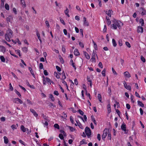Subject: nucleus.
I'll list each match as a JSON object with an SVG mask.
<instances>
[{
	"instance_id": "1",
	"label": "nucleus",
	"mask_w": 146,
	"mask_h": 146,
	"mask_svg": "<svg viewBox=\"0 0 146 146\" xmlns=\"http://www.w3.org/2000/svg\"><path fill=\"white\" fill-rule=\"evenodd\" d=\"M112 22L113 23L112 25V27L114 29H117V27L120 29L121 26L123 25V24L120 21L117 20L115 19H114Z\"/></svg>"
},
{
	"instance_id": "2",
	"label": "nucleus",
	"mask_w": 146,
	"mask_h": 146,
	"mask_svg": "<svg viewBox=\"0 0 146 146\" xmlns=\"http://www.w3.org/2000/svg\"><path fill=\"white\" fill-rule=\"evenodd\" d=\"M13 32L10 29L8 30L5 35V38L6 40L8 42L11 41V38L12 36Z\"/></svg>"
},
{
	"instance_id": "3",
	"label": "nucleus",
	"mask_w": 146,
	"mask_h": 146,
	"mask_svg": "<svg viewBox=\"0 0 146 146\" xmlns=\"http://www.w3.org/2000/svg\"><path fill=\"white\" fill-rule=\"evenodd\" d=\"M43 77V83L44 85L46 84L47 83L49 85H50L51 83L54 84L53 82L49 78L46 77L45 78L44 76Z\"/></svg>"
},
{
	"instance_id": "4",
	"label": "nucleus",
	"mask_w": 146,
	"mask_h": 146,
	"mask_svg": "<svg viewBox=\"0 0 146 146\" xmlns=\"http://www.w3.org/2000/svg\"><path fill=\"white\" fill-rule=\"evenodd\" d=\"M85 131L88 137L89 138L91 134V131L90 128L88 127H86L85 129Z\"/></svg>"
},
{
	"instance_id": "5",
	"label": "nucleus",
	"mask_w": 146,
	"mask_h": 146,
	"mask_svg": "<svg viewBox=\"0 0 146 146\" xmlns=\"http://www.w3.org/2000/svg\"><path fill=\"white\" fill-rule=\"evenodd\" d=\"M108 132V130L106 128H105L103 131V133L102 135V139L104 141L105 140V139L107 135Z\"/></svg>"
},
{
	"instance_id": "6",
	"label": "nucleus",
	"mask_w": 146,
	"mask_h": 146,
	"mask_svg": "<svg viewBox=\"0 0 146 146\" xmlns=\"http://www.w3.org/2000/svg\"><path fill=\"white\" fill-rule=\"evenodd\" d=\"M121 129L123 131H124V133L127 134V133L128 131L126 129V125L124 123H123L121 125Z\"/></svg>"
},
{
	"instance_id": "7",
	"label": "nucleus",
	"mask_w": 146,
	"mask_h": 146,
	"mask_svg": "<svg viewBox=\"0 0 146 146\" xmlns=\"http://www.w3.org/2000/svg\"><path fill=\"white\" fill-rule=\"evenodd\" d=\"M13 102L17 104L20 103V104H22L23 103L22 101L18 98H14L13 100Z\"/></svg>"
},
{
	"instance_id": "8",
	"label": "nucleus",
	"mask_w": 146,
	"mask_h": 146,
	"mask_svg": "<svg viewBox=\"0 0 146 146\" xmlns=\"http://www.w3.org/2000/svg\"><path fill=\"white\" fill-rule=\"evenodd\" d=\"M83 25L85 26H88L89 25V23L86 20V17H84L83 18Z\"/></svg>"
},
{
	"instance_id": "9",
	"label": "nucleus",
	"mask_w": 146,
	"mask_h": 146,
	"mask_svg": "<svg viewBox=\"0 0 146 146\" xmlns=\"http://www.w3.org/2000/svg\"><path fill=\"white\" fill-rule=\"evenodd\" d=\"M30 111L32 112L34 115L36 117H37L38 116V114L36 113V111L33 109L32 108L30 109Z\"/></svg>"
},
{
	"instance_id": "10",
	"label": "nucleus",
	"mask_w": 146,
	"mask_h": 146,
	"mask_svg": "<svg viewBox=\"0 0 146 146\" xmlns=\"http://www.w3.org/2000/svg\"><path fill=\"white\" fill-rule=\"evenodd\" d=\"M112 13L113 11L111 10H106V13L110 17L111 16V14Z\"/></svg>"
},
{
	"instance_id": "11",
	"label": "nucleus",
	"mask_w": 146,
	"mask_h": 146,
	"mask_svg": "<svg viewBox=\"0 0 146 146\" xmlns=\"http://www.w3.org/2000/svg\"><path fill=\"white\" fill-rule=\"evenodd\" d=\"M123 84L125 88H126L127 90H129L130 91L131 90V86H127L125 81L123 82Z\"/></svg>"
},
{
	"instance_id": "12",
	"label": "nucleus",
	"mask_w": 146,
	"mask_h": 146,
	"mask_svg": "<svg viewBox=\"0 0 146 146\" xmlns=\"http://www.w3.org/2000/svg\"><path fill=\"white\" fill-rule=\"evenodd\" d=\"M143 28L141 26H139L137 27L138 33H142L143 32Z\"/></svg>"
},
{
	"instance_id": "13",
	"label": "nucleus",
	"mask_w": 146,
	"mask_h": 146,
	"mask_svg": "<svg viewBox=\"0 0 146 146\" xmlns=\"http://www.w3.org/2000/svg\"><path fill=\"white\" fill-rule=\"evenodd\" d=\"M74 54L75 55L78 56L80 55V53L77 48H75L74 51Z\"/></svg>"
},
{
	"instance_id": "14",
	"label": "nucleus",
	"mask_w": 146,
	"mask_h": 146,
	"mask_svg": "<svg viewBox=\"0 0 146 146\" xmlns=\"http://www.w3.org/2000/svg\"><path fill=\"white\" fill-rule=\"evenodd\" d=\"M87 81L88 84H90V86L91 87V80L90 79V77L87 76Z\"/></svg>"
},
{
	"instance_id": "15",
	"label": "nucleus",
	"mask_w": 146,
	"mask_h": 146,
	"mask_svg": "<svg viewBox=\"0 0 146 146\" xmlns=\"http://www.w3.org/2000/svg\"><path fill=\"white\" fill-rule=\"evenodd\" d=\"M124 75L127 78H129L131 77L130 74L127 71H126L124 72Z\"/></svg>"
},
{
	"instance_id": "16",
	"label": "nucleus",
	"mask_w": 146,
	"mask_h": 146,
	"mask_svg": "<svg viewBox=\"0 0 146 146\" xmlns=\"http://www.w3.org/2000/svg\"><path fill=\"white\" fill-rule=\"evenodd\" d=\"M0 50L1 51L3 52H5L6 51V48L3 46H0Z\"/></svg>"
},
{
	"instance_id": "17",
	"label": "nucleus",
	"mask_w": 146,
	"mask_h": 146,
	"mask_svg": "<svg viewBox=\"0 0 146 146\" xmlns=\"http://www.w3.org/2000/svg\"><path fill=\"white\" fill-rule=\"evenodd\" d=\"M84 54L85 57L87 59H89L90 58V56L86 52L84 51Z\"/></svg>"
},
{
	"instance_id": "18",
	"label": "nucleus",
	"mask_w": 146,
	"mask_h": 146,
	"mask_svg": "<svg viewBox=\"0 0 146 146\" xmlns=\"http://www.w3.org/2000/svg\"><path fill=\"white\" fill-rule=\"evenodd\" d=\"M67 127L69 128L70 131L72 132H73L76 130L75 128L68 125L67 126Z\"/></svg>"
},
{
	"instance_id": "19",
	"label": "nucleus",
	"mask_w": 146,
	"mask_h": 146,
	"mask_svg": "<svg viewBox=\"0 0 146 146\" xmlns=\"http://www.w3.org/2000/svg\"><path fill=\"white\" fill-rule=\"evenodd\" d=\"M20 129L23 132H25L26 131V128H25L23 125H21Z\"/></svg>"
},
{
	"instance_id": "20",
	"label": "nucleus",
	"mask_w": 146,
	"mask_h": 146,
	"mask_svg": "<svg viewBox=\"0 0 146 146\" xmlns=\"http://www.w3.org/2000/svg\"><path fill=\"white\" fill-rule=\"evenodd\" d=\"M64 13L65 15L68 17H70V15L68 14L69 11L67 8H66V10L64 11Z\"/></svg>"
},
{
	"instance_id": "21",
	"label": "nucleus",
	"mask_w": 146,
	"mask_h": 146,
	"mask_svg": "<svg viewBox=\"0 0 146 146\" xmlns=\"http://www.w3.org/2000/svg\"><path fill=\"white\" fill-rule=\"evenodd\" d=\"M3 139H4V143L6 144L8 143L9 142L8 138L6 136H4L3 137Z\"/></svg>"
},
{
	"instance_id": "22",
	"label": "nucleus",
	"mask_w": 146,
	"mask_h": 146,
	"mask_svg": "<svg viewBox=\"0 0 146 146\" xmlns=\"http://www.w3.org/2000/svg\"><path fill=\"white\" fill-rule=\"evenodd\" d=\"M106 18L107 20V24L108 25H109L111 24V21H110L109 17L106 16Z\"/></svg>"
},
{
	"instance_id": "23",
	"label": "nucleus",
	"mask_w": 146,
	"mask_h": 146,
	"mask_svg": "<svg viewBox=\"0 0 146 146\" xmlns=\"http://www.w3.org/2000/svg\"><path fill=\"white\" fill-rule=\"evenodd\" d=\"M62 78H61V79L62 80L65 79L66 78V76H65V72L64 71L62 73Z\"/></svg>"
},
{
	"instance_id": "24",
	"label": "nucleus",
	"mask_w": 146,
	"mask_h": 146,
	"mask_svg": "<svg viewBox=\"0 0 146 146\" xmlns=\"http://www.w3.org/2000/svg\"><path fill=\"white\" fill-rule=\"evenodd\" d=\"M23 51L24 52L26 53L28 51V48L26 47H24L22 48Z\"/></svg>"
},
{
	"instance_id": "25",
	"label": "nucleus",
	"mask_w": 146,
	"mask_h": 146,
	"mask_svg": "<svg viewBox=\"0 0 146 146\" xmlns=\"http://www.w3.org/2000/svg\"><path fill=\"white\" fill-rule=\"evenodd\" d=\"M108 113H110L111 111V106L110 104L108 105Z\"/></svg>"
},
{
	"instance_id": "26",
	"label": "nucleus",
	"mask_w": 146,
	"mask_h": 146,
	"mask_svg": "<svg viewBox=\"0 0 146 146\" xmlns=\"http://www.w3.org/2000/svg\"><path fill=\"white\" fill-rule=\"evenodd\" d=\"M112 43L114 47H115L117 46V43L116 41L114 38H113L112 39Z\"/></svg>"
},
{
	"instance_id": "27",
	"label": "nucleus",
	"mask_w": 146,
	"mask_h": 146,
	"mask_svg": "<svg viewBox=\"0 0 146 146\" xmlns=\"http://www.w3.org/2000/svg\"><path fill=\"white\" fill-rule=\"evenodd\" d=\"M137 103L138 104V105H139L141 106L142 107H144V104L142 103L141 102V101L138 100L137 101Z\"/></svg>"
},
{
	"instance_id": "28",
	"label": "nucleus",
	"mask_w": 146,
	"mask_h": 146,
	"mask_svg": "<svg viewBox=\"0 0 146 146\" xmlns=\"http://www.w3.org/2000/svg\"><path fill=\"white\" fill-rule=\"evenodd\" d=\"M98 98L99 101L101 102H102V98L101 95L100 94H98Z\"/></svg>"
},
{
	"instance_id": "29",
	"label": "nucleus",
	"mask_w": 146,
	"mask_h": 146,
	"mask_svg": "<svg viewBox=\"0 0 146 146\" xmlns=\"http://www.w3.org/2000/svg\"><path fill=\"white\" fill-rule=\"evenodd\" d=\"M5 8L7 10H9V6L7 3H6L5 6Z\"/></svg>"
},
{
	"instance_id": "30",
	"label": "nucleus",
	"mask_w": 146,
	"mask_h": 146,
	"mask_svg": "<svg viewBox=\"0 0 146 146\" xmlns=\"http://www.w3.org/2000/svg\"><path fill=\"white\" fill-rule=\"evenodd\" d=\"M92 41L94 44V47L96 50H98V47L96 43L95 42H94L93 40Z\"/></svg>"
},
{
	"instance_id": "31",
	"label": "nucleus",
	"mask_w": 146,
	"mask_h": 146,
	"mask_svg": "<svg viewBox=\"0 0 146 146\" xmlns=\"http://www.w3.org/2000/svg\"><path fill=\"white\" fill-rule=\"evenodd\" d=\"M16 94L20 98H21V96L20 93L17 91L15 89L14 90Z\"/></svg>"
},
{
	"instance_id": "32",
	"label": "nucleus",
	"mask_w": 146,
	"mask_h": 146,
	"mask_svg": "<svg viewBox=\"0 0 146 146\" xmlns=\"http://www.w3.org/2000/svg\"><path fill=\"white\" fill-rule=\"evenodd\" d=\"M139 23L141 24V26H143L144 24L143 20L142 19H140L139 20Z\"/></svg>"
},
{
	"instance_id": "33",
	"label": "nucleus",
	"mask_w": 146,
	"mask_h": 146,
	"mask_svg": "<svg viewBox=\"0 0 146 146\" xmlns=\"http://www.w3.org/2000/svg\"><path fill=\"white\" fill-rule=\"evenodd\" d=\"M0 58L2 62H5V60L3 56H0Z\"/></svg>"
},
{
	"instance_id": "34",
	"label": "nucleus",
	"mask_w": 146,
	"mask_h": 146,
	"mask_svg": "<svg viewBox=\"0 0 146 146\" xmlns=\"http://www.w3.org/2000/svg\"><path fill=\"white\" fill-rule=\"evenodd\" d=\"M54 75L56 76V77L58 79L60 78V77L59 75H58L57 72H55L54 73Z\"/></svg>"
},
{
	"instance_id": "35",
	"label": "nucleus",
	"mask_w": 146,
	"mask_h": 146,
	"mask_svg": "<svg viewBox=\"0 0 146 146\" xmlns=\"http://www.w3.org/2000/svg\"><path fill=\"white\" fill-rule=\"evenodd\" d=\"M70 121L72 124H74V118L72 116H70Z\"/></svg>"
},
{
	"instance_id": "36",
	"label": "nucleus",
	"mask_w": 146,
	"mask_h": 146,
	"mask_svg": "<svg viewBox=\"0 0 146 146\" xmlns=\"http://www.w3.org/2000/svg\"><path fill=\"white\" fill-rule=\"evenodd\" d=\"M50 98L52 101L54 102V101L55 99L52 94H51L50 95Z\"/></svg>"
},
{
	"instance_id": "37",
	"label": "nucleus",
	"mask_w": 146,
	"mask_h": 146,
	"mask_svg": "<svg viewBox=\"0 0 146 146\" xmlns=\"http://www.w3.org/2000/svg\"><path fill=\"white\" fill-rule=\"evenodd\" d=\"M108 138L109 140H111V134L109 132H108Z\"/></svg>"
},
{
	"instance_id": "38",
	"label": "nucleus",
	"mask_w": 146,
	"mask_h": 146,
	"mask_svg": "<svg viewBox=\"0 0 146 146\" xmlns=\"http://www.w3.org/2000/svg\"><path fill=\"white\" fill-rule=\"evenodd\" d=\"M106 70V69L104 68L102 72V74L103 76H106L105 72Z\"/></svg>"
},
{
	"instance_id": "39",
	"label": "nucleus",
	"mask_w": 146,
	"mask_h": 146,
	"mask_svg": "<svg viewBox=\"0 0 146 146\" xmlns=\"http://www.w3.org/2000/svg\"><path fill=\"white\" fill-rule=\"evenodd\" d=\"M54 127L58 129H59L60 127L59 125L57 123H55L54 125Z\"/></svg>"
},
{
	"instance_id": "40",
	"label": "nucleus",
	"mask_w": 146,
	"mask_h": 146,
	"mask_svg": "<svg viewBox=\"0 0 146 146\" xmlns=\"http://www.w3.org/2000/svg\"><path fill=\"white\" fill-rule=\"evenodd\" d=\"M79 44L80 46L82 48H84V45L82 42H79Z\"/></svg>"
},
{
	"instance_id": "41",
	"label": "nucleus",
	"mask_w": 146,
	"mask_h": 146,
	"mask_svg": "<svg viewBox=\"0 0 146 146\" xmlns=\"http://www.w3.org/2000/svg\"><path fill=\"white\" fill-rule=\"evenodd\" d=\"M11 127L13 130H14L15 129H17V127H16V125L14 124L12 125L11 126Z\"/></svg>"
},
{
	"instance_id": "42",
	"label": "nucleus",
	"mask_w": 146,
	"mask_h": 146,
	"mask_svg": "<svg viewBox=\"0 0 146 146\" xmlns=\"http://www.w3.org/2000/svg\"><path fill=\"white\" fill-rule=\"evenodd\" d=\"M39 68L40 69H42L43 68V65L42 63H40L39 64Z\"/></svg>"
},
{
	"instance_id": "43",
	"label": "nucleus",
	"mask_w": 146,
	"mask_h": 146,
	"mask_svg": "<svg viewBox=\"0 0 146 146\" xmlns=\"http://www.w3.org/2000/svg\"><path fill=\"white\" fill-rule=\"evenodd\" d=\"M80 143L81 145L86 144V143L85 141V140L84 139H83L82 141H80Z\"/></svg>"
},
{
	"instance_id": "44",
	"label": "nucleus",
	"mask_w": 146,
	"mask_h": 146,
	"mask_svg": "<svg viewBox=\"0 0 146 146\" xmlns=\"http://www.w3.org/2000/svg\"><path fill=\"white\" fill-rule=\"evenodd\" d=\"M62 52L64 53H66V48L65 46H62Z\"/></svg>"
},
{
	"instance_id": "45",
	"label": "nucleus",
	"mask_w": 146,
	"mask_h": 146,
	"mask_svg": "<svg viewBox=\"0 0 146 146\" xmlns=\"http://www.w3.org/2000/svg\"><path fill=\"white\" fill-rule=\"evenodd\" d=\"M36 35H37V36L38 39H39L40 38H41L40 36V34L38 31H37L36 32Z\"/></svg>"
},
{
	"instance_id": "46",
	"label": "nucleus",
	"mask_w": 146,
	"mask_h": 146,
	"mask_svg": "<svg viewBox=\"0 0 146 146\" xmlns=\"http://www.w3.org/2000/svg\"><path fill=\"white\" fill-rule=\"evenodd\" d=\"M56 68L57 71L59 72H60L61 69V68L58 66H56Z\"/></svg>"
},
{
	"instance_id": "47",
	"label": "nucleus",
	"mask_w": 146,
	"mask_h": 146,
	"mask_svg": "<svg viewBox=\"0 0 146 146\" xmlns=\"http://www.w3.org/2000/svg\"><path fill=\"white\" fill-rule=\"evenodd\" d=\"M59 137L61 139H64V137L62 133H60L59 135Z\"/></svg>"
},
{
	"instance_id": "48",
	"label": "nucleus",
	"mask_w": 146,
	"mask_h": 146,
	"mask_svg": "<svg viewBox=\"0 0 146 146\" xmlns=\"http://www.w3.org/2000/svg\"><path fill=\"white\" fill-rule=\"evenodd\" d=\"M141 59L143 62H145V59L143 56H141Z\"/></svg>"
},
{
	"instance_id": "49",
	"label": "nucleus",
	"mask_w": 146,
	"mask_h": 146,
	"mask_svg": "<svg viewBox=\"0 0 146 146\" xmlns=\"http://www.w3.org/2000/svg\"><path fill=\"white\" fill-rule=\"evenodd\" d=\"M48 106H50V107H51V108H52V107H53V108L56 107L55 106H54V105L52 103H51V102H50Z\"/></svg>"
},
{
	"instance_id": "50",
	"label": "nucleus",
	"mask_w": 146,
	"mask_h": 146,
	"mask_svg": "<svg viewBox=\"0 0 146 146\" xmlns=\"http://www.w3.org/2000/svg\"><path fill=\"white\" fill-rule=\"evenodd\" d=\"M78 125L79 126V127L81 129H84V127L79 122V123L78 124Z\"/></svg>"
},
{
	"instance_id": "51",
	"label": "nucleus",
	"mask_w": 146,
	"mask_h": 146,
	"mask_svg": "<svg viewBox=\"0 0 146 146\" xmlns=\"http://www.w3.org/2000/svg\"><path fill=\"white\" fill-rule=\"evenodd\" d=\"M21 4L25 7H26V5L25 3L24 0H21Z\"/></svg>"
},
{
	"instance_id": "52",
	"label": "nucleus",
	"mask_w": 146,
	"mask_h": 146,
	"mask_svg": "<svg viewBox=\"0 0 146 146\" xmlns=\"http://www.w3.org/2000/svg\"><path fill=\"white\" fill-rule=\"evenodd\" d=\"M78 112L80 113V114L81 115H83L84 114V112L81 110H78Z\"/></svg>"
},
{
	"instance_id": "53",
	"label": "nucleus",
	"mask_w": 146,
	"mask_h": 146,
	"mask_svg": "<svg viewBox=\"0 0 146 146\" xmlns=\"http://www.w3.org/2000/svg\"><path fill=\"white\" fill-rule=\"evenodd\" d=\"M45 24L46 26L48 27L49 28L50 27V25L49 24L48 21H46L45 22Z\"/></svg>"
},
{
	"instance_id": "54",
	"label": "nucleus",
	"mask_w": 146,
	"mask_h": 146,
	"mask_svg": "<svg viewBox=\"0 0 146 146\" xmlns=\"http://www.w3.org/2000/svg\"><path fill=\"white\" fill-rule=\"evenodd\" d=\"M126 45L129 48L131 47V45L130 43L128 42H126L125 43Z\"/></svg>"
},
{
	"instance_id": "55",
	"label": "nucleus",
	"mask_w": 146,
	"mask_h": 146,
	"mask_svg": "<svg viewBox=\"0 0 146 146\" xmlns=\"http://www.w3.org/2000/svg\"><path fill=\"white\" fill-rule=\"evenodd\" d=\"M60 21L61 22V23H62L63 25H65V23L64 22V21L61 18L60 19Z\"/></svg>"
},
{
	"instance_id": "56",
	"label": "nucleus",
	"mask_w": 146,
	"mask_h": 146,
	"mask_svg": "<svg viewBox=\"0 0 146 146\" xmlns=\"http://www.w3.org/2000/svg\"><path fill=\"white\" fill-rule=\"evenodd\" d=\"M92 121L93 122L94 124L96 125H97V123H96V121L94 118H93L92 117Z\"/></svg>"
},
{
	"instance_id": "57",
	"label": "nucleus",
	"mask_w": 146,
	"mask_h": 146,
	"mask_svg": "<svg viewBox=\"0 0 146 146\" xmlns=\"http://www.w3.org/2000/svg\"><path fill=\"white\" fill-rule=\"evenodd\" d=\"M13 11L15 14L16 15L17 14V11L16 9L15 8H13Z\"/></svg>"
},
{
	"instance_id": "58",
	"label": "nucleus",
	"mask_w": 146,
	"mask_h": 146,
	"mask_svg": "<svg viewBox=\"0 0 146 146\" xmlns=\"http://www.w3.org/2000/svg\"><path fill=\"white\" fill-rule=\"evenodd\" d=\"M126 107L129 110L131 108V106L130 105L128 104H126Z\"/></svg>"
},
{
	"instance_id": "59",
	"label": "nucleus",
	"mask_w": 146,
	"mask_h": 146,
	"mask_svg": "<svg viewBox=\"0 0 146 146\" xmlns=\"http://www.w3.org/2000/svg\"><path fill=\"white\" fill-rule=\"evenodd\" d=\"M74 83L75 85H78V81L76 78L74 79Z\"/></svg>"
},
{
	"instance_id": "60",
	"label": "nucleus",
	"mask_w": 146,
	"mask_h": 146,
	"mask_svg": "<svg viewBox=\"0 0 146 146\" xmlns=\"http://www.w3.org/2000/svg\"><path fill=\"white\" fill-rule=\"evenodd\" d=\"M142 12L141 13V14L142 15H145L146 13V11H145L143 9H142Z\"/></svg>"
},
{
	"instance_id": "61",
	"label": "nucleus",
	"mask_w": 146,
	"mask_h": 146,
	"mask_svg": "<svg viewBox=\"0 0 146 146\" xmlns=\"http://www.w3.org/2000/svg\"><path fill=\"white\" fill-rule=\"evenodd\" d=\"M75 19L77 21H79L80 20V18L78 16L76 15L75 16Z\"/></svg>"
},
{
	"instance_id": "62",
	"label": "nucleus",
	"mask_w": 146,
	"mask_h": 146,
	"mask_svg": "<svg viewBox=\"0 0 146 146\" xmlns=\"http://www.w3.org/2000/svg\"><path fill=\"white\" fill-rule=\"evenodd\" d=\"M119 44L120 46H121L122 45V41L121 40H119L118 41Z\"/></svg>"
},
{
	"instance_id": "63",
	"label": "nucleus",
	"mask_w": 146,
	"mask_h": 146,
	"mask_svg": "<svg viewBox=\"0 0 146 146\" xmlns=\"http://www.w3.org/2000/svg\"><path fill=\"white\" fill-rule=\"evenodd\" d=\"M43 72H44V74L45 75L47 76V75H48V73L46 70H44V71Z\"/></svg>"
},
{
	"instance_id": "64",
	"label": "nucleus",
	"mask_w": 146,
	"mask_h": 146,
	"mask_svg": "<svg viewBox=\"0 0 146 146\" xmlns=\"http://www.w3.org/2000/svg\"><path fill=\"white\" fill-rule=\"evenodd\" d=\"M54 94L56 95V96H58L59 95V93L57 91H55L54 92Z\"/></svg>"
}]
</instances>
